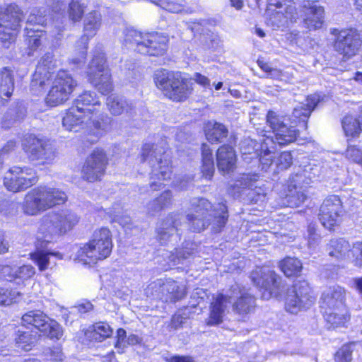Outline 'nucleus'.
I'll return each mask as SVG.
<instances>
[{"label": "nucleus", "instance_id": "12", "mask_svg": "<svg viewBox=\"0 0 362 362\" xmlns=\"http://www.w3.org/2000/svg\"><path fill=\"white\" fill-rule=\"evenodd\" d=\"M22 148L30 160L38 161L40 163H49L56 157V151L52 143L34 134H27L24 136Z\"/></svg>", "mask_w": 362, "mask_h": 362}, {"label": "nucleus", "instance_id": "34", "mask_svg": "<svg viewBox=\"0 0 362 362\" xmlns=\"http://www.w3.org/2000/svg\"><path fill=\"white\" fill-rule=\"evenodd\" d=\"M14 90L13 71L11 67L4 66L0 69V93L9 98Z\"/></svg>", "mask_w": 362, "mask_h": 362}, {"label": "nucleus", "instance_id": "5", "mask_svg": "<svg viewBox=\"0 0 362 362\" xmlns=\"http://www.w3.org/2000/svg\"><path fill=\"white\" fill-rule=\"evenodd\" d=\"M79 217L70 209L54 211L44 216L39 227V233L44 241L50 243L55 237L71 230L78 223Z\"/></svg>", "mask_w": 362, "mask_h": 362}, {"label": "nucleus", "instance_id": "18", "mask_svg": "<svg viewBox=\"0 0 362 362\" xmlns=\"http://www.w3.org/2000/svg\"><path fill=\"white\" fill-rule=\"evenodd\" d=\"M344 209L340 198L336 195L327 197L322 202L319 213L322 225L329 229L339 224L344 214Z\"/></svg>", "mask_w": 362, "mask_h": 362}, {"label": "nucleus", "instance_id": "42", "mask_svg": "<svg viewBox=\"0 0 362 362\" xmlns=\"http://www.w3.org/2000/svg\"><path fill=\"white\" fill-rule=\"evenodd\" d=\"M50 256L56 257L58 259L62 258V256L59 252L37 250L31 254V259L38 266L40 271H44L49 266Z\"/></svg>", "mask_w": 362, "mask_h": 362}, {"label": "nucleus", "instance_id": "24", "mask_svg": "<svg viewBox=\"0 0 362 362\" xmlns=\"http://www.w3.org/2000/svg\"><path fill=\"white\" fill-rule=\"evenodd\" d=\"M319 101L320 97L317 95L308 96L304 103H300L294 107L291 119V122L301 124L304 129H306L308 118Z\"/></svg>", "mask_w": 362, "mask_h": 362}, {"label": "nucleus", "instance_id": "39", "mask_svg": "<svg viewBox=\"0 0 362 362\" xmlns=\"http://www.w3.org/2000/svg\"><path fill=\"white\" fill-rule=\"evenodd\" d=\"M279 268L286 276L289 277L300 274L303 266L298 259L288 257L279 262Z\"/></svg>", "mask_w": 362, "mask_h": 362}, {"label": "nucleus", "instance_id": "60", "mask_svg": "<svg viewBox=\"0 0 362 362\" xmlns=\"http://www.w3.org/2000/svg\"><path fill=\"white\" fill-rule=\"evenodd\" d=\"M352 359V349L350 345H344L336 354L337 362H351Z\"/></svg>", "mask_w": 362, "mask_h": 362}, {"label": "nucleus", "instance_id": "25", "mask_svg": "<svg viewBox=\"0 0 362 362\" xmlns=\"http://www.w3.org/2000/svg\"><path fill=\"white\" fill-rule=\"evenodd\" d=\"M258 178L259 176L257 174H243L238 181L242 187L250 189L248 195L255 203L263 202L267 195L263 183Z\"/></svg>", "mask_w": 362, "mask_h": 362}, {"label": "nucleus", "instance_id": "61", "mask_svg": "<svg viewBox=\"0 0 362 362\" xmlns=\"http://www.w3.org/2000/svg\"><path fill=\"white\" fill-rule=\"evenodd\" d=\"M0 277L7 281H15L16 267L9 265H0Z\"/></svg>", "mask_w": 362, "mask_h": 362}, {"label": "nucleus", "instance_id": "57", "mask_svg": "<svg viewBox=\"0 0 362 362\" xmlns=\"http://www.w3.org/2000/svg\"><path fill=\"white\" fill-rule=\"evenodd\" d=\"M352 262L355 266L362 267V241H358L353 244L350 250Z\"/></svg>", "mask_w": 362, "mask_h": 362}, {"label": "nucleus", "instance_id": "48", "mask_svg": "<svg viewBox=\"0 0 362 362\" xmlns=\"http://www.w3.org/2000/svg\"><path fill=\"white\" fill-rule=\"evenodd\" d=\"M193 254L192 249H175L174 252H171L168 256L169 266H175L180 264H185Z\"/></svg>", "mask_w": 362, "mask_h": 362}, {"label": "nucleus", "instance_id": "51", "mask_svg": "<svg viewBox=\"0 0 362 362\" xmlns=\"http://www.w3.org/2000/svg\"><path fill=\"white\" fill-rule=\"evenodd\" d=\"M26 30V40L28 41V45H41L45 43V34L42 30H34L33 28H25Z\"/></svg>", "mask_w": 362, "mask_h": 362}, {"label": "nucleus", "instance_id": "15", "mask_svg": "<svg viewBox=\"0 0 362 362\" xmlns=\"http://www.w3.org/2000/svg\"><path fill=\"white\" fill-rule=\"evenodd\" d=\"M37 181L35 171L29 167L13 166L5 174L4 185L13 192L25 190Z\"/></svg>", "mask_w": 362, "mask_h": 362}, {"label": "nucleus", "instance_id": "62", "mask_svg": "<svg viewBox=\"0 0 362 362\" xmlns=\"http://www.w3.org/2000/svg\"><path fill=\"white\" fill-rule=\"evenodd\" d=\"M16 147V143L13 140L8 141L0 150V168L8 155L13 151Z\"/></svg>", "mask_w": 362, "mask_h": 362}, {"label": "nucleus", "instance_id": "2", "mask_svg": "<svg viewBox=\"0 0 362 362\" xmlns=\"http://www.w3.org/2000/svg\"><path fill=\"white\" fill-rule=\"evenodd\" d=\"M62 124L69 131L78 132L86 128L93 135L90 142L93 144L112 129V119L107 115H98V112L86 115L72 106L63 117Z\"/></svg>", "mask_w": 362, "mask_h": 362}, {"label": "nucleus", "instance_id": "40", "mask_svg": "<svg viewBox=\"0 0 362 362\" xmlns=\"http://www.w3.org/2000/svg\"><path fill=\"white\" fill-rule=\"evenodd\" d=\"M342 128L346 137L358 136L362 131L358 119L351 115L345 116L341 121Z\"/></svg>", "mask_w": 362, "mask_h": 362}, {"label": "nucleus", "instance_id": "20", "mask_svg": "<svg viewBox=\"0 0 362 362\" xmlns=\"http://www.w3.org/2000/svg\"><path fill=\"white\" fill-rule=\"evenodd\" d=\"M181 219L180 214H170L158 223L156 228V238L161 245H174L180 240L178 231Z\"/></svg>", "mask_w": 362, "mask_h": 362}, {"label": "nucleus", "instance_id": "35", "mask_svg": "<svg viewBox=\"0 0 362 362\" xmlns=\"http://www.w3.org/2000/svg\"><path fill=\"white\" fill-rule=\"evenodd\" d=\"M274 149L273 139H269V136H267L262 139L259 153L258 154L259 157V160L262 165V170H267L272 163L274 158L272 153Z\"/></svg>", "mask_w": 362, "mask_h": 362}, {"label": "nucleus", "instance_id": "47", "mask_svg": "<svg viewBox=\"0 0 362 362\" xmlns=\"http://www.w3.org/2000/svg\"><path fill=\"white\" fill-rule=\"evenodd\" d=\"M313 170L317 171V169H314L310 164L305 165L304 170L301 173H297L291 177V184L296 189L301 187V182H304L305 179L311 180L315 177V173L312 172Z\"/></svg>", "mask_w": 362, "mask_h": 362}, {"label": "nucleus", "instance_id": "1", "mask_svg": "<svg viewBox=\"0 0 362 362\" xmlns=\"http://www.w3.org/2000/svg\"><path fill=\"white\" fill-rule=\"evenodd\" d=\"M190 211L187 215V219L191 230L200 232L210 224L213 230L220 232L228 221V209L223 203H218L216 206L204 198L194 197L192 199Z\"/></svg>", "mask_w": 362, "mask_h": 362}, {"label": "nucleus", "instance_id": "43", "mask_svg": "<svg viewBox=\"0 0 362 362\" xmlns=\"http://www.w3.org/2000/svg\"><path fill=\"white\" fill-rule=\"evenodd\" d=\"M16 346L25 351L32 349L36 342V335L32 334L30 332L18 330L15 338Z\"/></svg>", "mask_w": 362, "mask_h": 362}, {"label": "nucleus", "instance_id": "11", "mask_svg": "<svg viewBox=\"0 0 362 362\" xmlns=\"http://www.w3.org/2000/svg\"><path fill=\"white\" fill-rule=\"evenodd\" d=\"M315 300L309 284L305 280H298L287 289L285 308L286 311L296 314L309 308Z\"/></svg>", "mask_w": 362, "mask_h": 362}, {"label": "nucleus", "instance_id": "19", "mask_svg": "<svg viewBox=\"0 0 362 362\" xmlns=\"http://www.w3.org/2000/svg\"><path fill=\"white\" fill-rule=\"evenodd\" d=\"M54 66L52 53H45L40 59L31 81L30 87L34 94L39 95L44 92L47 83L52 78L51 71Z\"/></svg>", "mask_w": 362, "mask_h": 362}, {"label": "nucleus", "instance_id": "41", "mask_svg": "<svg viewBox=\"0 0 362 362\" xmlns=\"http://www.w3.org/2000/svg\"><path fill=\"white\" fill-rule=\"evenodd\" d=\"M344 311V310L323 309L325 320L329 325V329H334L344 324L346 317Z\"/></svg>", "mask_w": 362, "mask_h": 362}, {"label": "nucleus", "instance_id": "33", "mask_svg": "<svg viewBox=\"0 0 362 362\" xmlns=\"http://www.w3.org/2000/svg\"><path fill=\"white\" fill-rule=\"evenodd\" d=\"M146 33L133 27L126 28L119 35V42L125 45H146Z\"/></svg>", "mask_w": 362, "mask_h": 362}, {"label": "nucleus", "instance_id": "26", "mask_svg": "<svg viewBox=\"0 0 362 362\" xmlns=\"http://www.w3.org/2000/svg\"><path fill=\"white\" fill-rule=\"evenodd\" d=\"M322 309L344 310L345 290L339 286L327 288L321 297Z\"/></svg>", "mask_w": 362, "mask_h": 362}, {"label": "nucleus", "instance_id": "64", "mask_svg": "<svg viewBox=\"0 0 362 362\" xmlns=\"http://www.w3.org/2000/svg\"><path fill=\"white\" fill-rule=\"evenodd\" d=\"M187 319V315L185 313H181L180 311L176 313L172 317L171 320V326L173 328L177 329L182 326L183 323H185V320Z\"/></svg>", "mask_w": 362, "mask_h": 362}, {"label": "nucleus", "instance_id": "16", "mask_svg": "<svg viewBox=\"0 0 362 362\" xmlns=\"http://www.w3.org/2000/svg\"><path fill=\"white\" fill-rule=\"evenodd\" d=\"M286 118L280 116L274 111H269L267 115V123L270 127L274 134V143L281 146L287 145L293 142L297 136L298 130L294 126L285 122Z\"/></svg>", "mask_w": 362, "mask_h": 362}, {"label": "nucleus", "instance_id": "52", "mask_svg": "<svg viewBox=\"0 0 362 362\" xmlns=\"http://www.w3.org/2000/svg\"><path fill=\"white\" fill-rule=\"evenodd\" d=\"M19 293L16 291L0 288V305H9L16 302Z\"/></svg>", "mask_w": 362, "mask_h": 362}, {"label": "nucleus", "instance_id": "63", "mask_svg": "<svg viewBox=\"0 0 362 362\" xmlns=\"http://www.w3.org/2000/svg\"><path fill=\"white\" fill-rule=\"evenodd\" d=\"M18 209V204L13 202H5L1 207V212L5 216H13Z\"/></svg>", "mask_w": 362, "mask_h": 362}, {"label": "nucleus", "instance_id": "32", "mask_svg": "<svg viewBox=\"0 0 362 362\" xmlns=\"http://www.w3.org/2000/svg\"><path fill=\"white\" fill-rule=\"evenodd\" d=\"M106 105L109 111L114 115L123 113L131 115L134 108L132 103H129L122 97L114 94L107 98Z\"/></svg>", "mask_w": 362, "mask_h": 362}, {"label": "nucleus", "instance_id": "10", "mask_svg": "<svg viewBox=\"0 0 362 362\" xmlns=\"http://www.w3.org/2000/svg\"><path fill=\"white\" fill-rule=\"evenodd\" d=\"M251 279L257 288L264 290L262 297L265 299L281 298L286 289V284L281 279L266 267L257 268L252 271Z\"/></svg>", "mask_w": 362, "mask_h": 362}, {"label": "nucleus", "instance_id": "45", "mask_svg": "<svg viewBox=\"0 0 362 362\" xmlns=\"http://www.w3.org/2000/svg\"><path fill=\"white\" fill-rule=\"evenodd\" d=\"M25 115V109L23 105H17L11 108L5 114L3 118V127L8 128L15 122L22 119Z\"/></svg>", "mask_w": 362, "mask_h": 362}, {"label": "nucleus", "instance_id": "6", "mask_svg": "<svg viewBox=\"0 0 362 362\" xmlns=\"http://www.w3.org/2000/svg\"><path fill=\"white\" fill-rule=\"evenodd\" d=\"M112 248V234L107 228L94 231L88 243L81 247L76 253L78 261L85 264H95L107 258Z\"/></svg>", "mask_w": 362, "mask_h": 362}, {"label": "nucleus", "instance_id": "22", "mask_svg": "<svg viewBox=\"0 0 362 362\" xmlns=\"http://www.w3.org/2000/svg\"><path fill=\"white\" fill-rule=\"evenodd\" d=\"M232 296L233 310L239 316L245 318L255 308V298L245 289L240 288L238 285L233 286L230 290Z\"/></svg>", "mask_w": 362, "mask_h": 362}, {"label": "nucleus", "instance_id": "38", "mask_svg": "<svg viewBox=\"0 0 362 362\" xmlns=\"http://www.w3.org/2000/svg\"><path fill=\"white\" fill-rule=\"evenodd\" d=\"M207 140L211 143L221 142L228 134V129L224 125L215 122L207 124L205 129Z\"/></svg>", "mask_w": 362, "mask_h": 362}, {"label": "nucleus", "instance_id": "28", "mask_svg": "<svg viewBox=\"0 0 362 362\" xmlns=\"http://www.w3.org/2000/svg\"><path fill=\"white\" fill-rule=\"evenodd\" d=\"M101 105L99 98L94 91L86 90L80 94L74 101L73 105L82 112L90 115L92 112H98V115H105L100 110Z\"/></svg>", "mask_w": 362, "mask_h": 362}, {"label": "nucleus", "instance_id": "55", "mask_svg": "<svg viewBox=\"0 0 362 362\" xmlns=\"http://www.w3.org/2000/svg\"><path fill=\"white\" fill-rule=\"evenodd\" d=\"M163 288V279H157L151 282L146 288V293L147 296L161 299L163 295L162 290Z\"/></svg>", "mask_w": 362, "mask_h": 362}, {"label": "nucleus", "instance_id": "49", "mask_svg": "<svg viewBox=\"0 0 362 362\" xmlns=\"http://www.w3.org/2000/svg\"><path fill=\"white\" fill-rule=\"evenodd\" d=\"M47 22V13L45 9L33 8L30 11L28 19L27 25H44Z\"/></svg>", "mask_w": 362, "mask_h": 362}, {"label": "nucleus", "instance_id": "3", "mask_svg": "<svg viewBox=\"0 0 362 362\" xmlns=\"http://www.w3.org/2000/svg\"><path fill=\"white\" fill-rule=\"evenodd\" d=\"M166 148V144L163 141L158 144L145 143L142 146L139 162L148 163L151 168L150 187L152 190L162 189L164 184L161 181L171 177L172 166L165 152Z\"/></svg>", "mask_w": 362, "mask_h": 362}, {"label": "nucleus", "instance_id": "27", "mask_svg": "<svg viewBox=\"0 0 362 362\" xmlns=\"http://www.w3.org/2000/svg\"><path fill=\"white\" fill-rule=\"evenodd\" d=\"M362 34L356 29L338 30L331 28L327 40L332 45H358L362 42Z\"/></svg>", "mask_w": 362, "mask_h": 362}, {"label": "nucleus", "instance_id": "44", "mask_svg": "<svg viewBox=\"0 0 362 362\" xmlns=\"http://www.w3.org/2000/svg\"><path fill=\"white\" fill-rule=\"evenodd\" d=\"M107 214L110 218L111 221L118 223L124 228H132V219L130 216L124 214L119 207V205H117V207L109 209Z\"/></svg>", "mask_w": 362, "mask_h": 362}, {"label": "nucleus", "instance_id": "36", "mask_svg": "<svg viewBox=\"0 0 362 362\" xmlns=\"http://www.w3.org/2000/svg\"><path fill=\"white\" fill-rule=\"evenodd\" d=\"M350 250L349 242L343 238L332 239L327 247L329 255L337 259L350 257Z\"/></svg>", "mask_w": 362, "mask_h": 362}, {"label": "nucleus", "instance_id": "29", "mask_svg": "<svg viewBox=\"0 0 362 362\" xmlns=\"http://www.w3.org/2000/svg\"><path fill=\"white\" fill-rule=\"evenodd\" d=\"M216 158L218 168L223 173H229L235 168L236 156L232 146H221L217 151Z\"/></svg>", "mask_w": 362, "mask_h": 362}, {"label": "nucleus", "instance_id": "46", "mask_svg": "<svg viewBox=\"0 0 362 362\" xmlns=\"http://www.w3.org/2000/svg\"><path fill=\"white\" fill-rule=\"evenodd\" d=\"M112 334V329L110 326L104 322H98L93 326L91 337L93 339L102 341Z\"/></svg>", "mask_w": 362, "mask_h": 362}, {"label": "nucleus", "instance_id": "9", "mask_svg": "<svg viewBox=\"0 0 362 362\" xmlns=\"http://www.w3.org/2000/svg\"><path fill=\"white\" fill-rule=\"evenodd\" d=\"M24 14L15 4H10L0 9V40L3 43L15 42Z\"/></svg>", "mask_w": 362, "mask_h": 362}, {"label": "nucleus", "instance_id": "21", "mask_svg": "<svg viewBox=\"0 0 362 362\" xmlns=\"http://www.w3.org/2000/svg\"><path fill=\"white\" fill-rule=\"evenodd\" d=\"M233 297L230 291L226 294L219 293L213 296L209 306V315L206 320L208 326H216L223 322Z\"/></svg>", "mask_w": 362, "mask_h": 362}, {"label": "nucleus", "instance_id": "17", "mask_svg": "<svg viewBox=\"0 0 362 362\" xmlns=\"http://www.w3.org/2000/svg\"><path fill=\"white\" fill-rule=\"evenodd\" d=\"M107 158L103 149L96 148L86 158L81 170V177L88 182L101 180L105 175Z\"/></svg>", "mask_w": 362, "mask_h": 362}, {"label": "nucleus", "instance_id": "53", "mask_svg": "<svg viewBox=\"0 0 362 362\" xmlns=\"http://www.w3.org/2000/svg\"><path fill=\"white\" fill-rule=\"evenodd\" d=\"M69 18L76 22L81 19L83 14V8L78 1L72 0L69 5Z\"/></svg>", "mask_w": 362, "mask_h": 362}, {"label": "nucleus", "instance_id": "31", "mask_svg": "<svg viewBox=\"0 0 362 362\" xmlns=\"http://www.w3.org/2000/svg\"><path fill=\"white\" fill-rule=\"evenodd\" d=\"M101 25V15L93 11L87 14L84 20V35L81 37V43L86 44L93 37Z\"/></svg>", "mask_w": 362, "mask_h": 362}, {"label": "nucleus", "instance_id": "58", "mask_svg": "<svg viewBox=\"0 0 362 362\" xmlns=\"http://www.w3.org/2000/svg\"><path fill=\"white\" fill-rule=\"evenodd\" d=\"M35 273V269L31 265H23L20 267H16L15 281L27 280L31 278Z\"/></svg>", "mask_w": 362, "mask_h": 362}, {"label": "nucleus", "instance_id": "59", "mask_svg": "<svg viewBox=\"0 0 362 362\" xmlns=\"http://www.w3.org/2000/svg\"><path fill=\"white\" fill-rule=\"evenodd\" d=\"M346 157L362 166V147L349 146L346 151Z\"/></svg>", "mask_w": 362, "mask_h": 362}, {"label": "nucleus", "instance_id": "14", "mask_svg": "<svg viewBox=\"0 0 362 362\" xmlns=\"http://www.w3.org/2000/svg\"><path fill=\"white\" fill-rule=\"evenodd\" d=\"M23 326H32L50 339H59L63 334L60 325L40 310H32L21 317Z\"/></svg>", "mask_w": 362, "mask_h": 362}, {"label": "nucleus", "instance_id": "23", "mask_svg": "<svg viewBox=\"0 0 362 362\" xmlns=\"http://www.w3.org/2000/svg\"><path fill=\"white\" fill-rule=\"evenodd\" d=\"M303 8L306 27L310 30L321 28L324 23V8L310 0L304 1Z\"/></svg>", "mask_w": 362, "mask_h": 362}, {"label": "nucleus", "instance_id": "30", "mask_svg": "<svg viewBox=\"0 0 362 362\" xmlns=\"http://www.w3.org/2000/svg\"><path fill=\"white\" fill-rule=\"evenodd\" d=\"M162 292L161 300L166 302H175L184 298L186 294L185 287L170 279L163 280Z\"/></svg>", "mask_w": 362, "mask_h": 362}, {"label": "nucleus", "instance_id": "56", "mask_svg": "<svg viewBox=\"0 0 362 362\" xmlns=\"http://www.w3.org/2000/svg\"><path fill=\"white\" fill-rule=\"evenodd\" d=\"M293 163V156L289 151L281 152L276 160V165L279 170L288 169Z\"/></svg>", "mask_w": 362, "mask_h": 362}, {"label": "nucleus", "instance_id": "13", "mask_svg": "<svg viewBox=\"0 0 362 362\" xmlns=\"http://www.w3.org/2000/svg\"><path fill=\"white\" fill-rule=\"evenodd\" d=\"M76 86L71 75L66 71L60 70L54 76L51 88L45 98L46 103L57 106L66 101Z\"/></svg>", "mask_w": 362, "mask_h": 362}, {"label": "nucleus", "instance_id": "54", "mask_svg": "<svg viewBox=\"0 0 362 362\" xmlns=\"http://www.w3.org/2000/svg\"><path fill=\"white\" fill-rule=\"evenodd\" d=\"M146 45L148 44L165 45L168 42V36L164 33H146Z\"/></svg>", "mask_w": 362, "mask_h": 362}, {"label": "nucleus", "instance_id": "50", "mask_svg": "<svg viewBox=\"0 0 362 362\" xmlns=\"http://www.w3.org/2000/svg\"><path fill=\"white\" fill-rule=\"evenodd\" d=\"M153 3L170 13H178L185 10V5L176 0H157Z\"/></svg>", "mask_w": 362, "mask_h": 362}, {"label": "nucleus", "instance_id": "8", "mask_svg": "<svg viewBox=\"0 0 362 362\" xmlns=\"http://www.w3.org/2000/svg\"><path fill=\"white\" fill-rule=\"evenodd\" d=\"M87 76L90 83L101 94L106 95L113 90L111 74L103 52H95L88 64Z\"/></svg>", "mask_w": 362, "mask_h": 362}, {"label": "nucleus", "instance_id": "4", "mask_svg": "<svg viewBox=\"0 0 362 362\" xmlns=\"http://www.w3.org/2000/svg\"><path fill=\"white\" fill-rule=\"evenodd\" d=\"M66 199V194L59 189L46 185L39 186L27 193L23 209L25 214L35 216L56 205L64 204Z\"/></svg>", "mask_w": 362, "mask_h": 362}, {"label": "nucleus", "instance_id": "7", "mask_svg": "<svg viewBox=\"0 0 362 362\" xmlns=\"http://www.w3.org/2000/svg\"><path fill=\"white\" fill-rule=\"evenodd\" d=\"M153 79L158 88L165 91V95L173 101H182L187 99L192 90V84L179 71L157 70Z\"/></svg>", "mask_w": 362, "mask_h": 362}, {"label": "nucleus", "instance_id": "37", "mask_svg": "<svg viewBox=\"0 0 362 362\" xmlns=\"http://www.w3.org/2000/svg\"><path fill=\"white\" fill-rule=\"evenodd\" d=\"M202 173L203 176L208 180H211L215 170L214 160L212 151L209 146L203 144L202 147Z\"/></svg>", "mask_w": 362, "mask_h": 362}]
</instances>
